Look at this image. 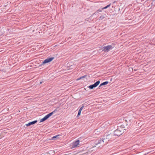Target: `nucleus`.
<instances>
[{
    "label": "nucleus",
    "mask_w": 155,
    "mask_h": 155,
    "mask_svg": "<svg viewBox=\"0 0 155 155\" xmlns=\"http://www.w3.org/2000/svg\"><path fill=\"white\" fill-rule=\"evenodd\" d=\"M53 114V112H52L49 114H47L43 118H42L40 120V122H43L47 119L48 118H49Z\"/></svg>",
    "instance_id": "7ed1b4c3"
},
{
    "label": "nucleus",
    "mask_w": 155,
    "mask_h": 155,
    "mask_svg": "<svg viewBox=\"0 0 155 155\" xmlns=\"http://www.w3.org/2000/svg\"><path fill=\"white\" fill-rule=\"evenodd\" d=\"M84 107V106H82L79 109V110H81V111H82V110L83 107Z\"/></svg>",
    "instance_id": "2eb2a0df"
},
{
    "label": "nucleus",
    "mask_w": 155,
    "mask_h": 155,
    "mask_svg": "<svg viewBox=\"0 0 155 155\" xmlns=\"http://www.w3.org/2000/svg\"><path fill=\"white\" fill-rule=\"evenodd\" d=\"M81 111L79 110L78 112L77 116V117H79V116L81 115Z\"/></svg>",
    "instance_id": "9b49d317"
},
{
    "label": "nucleus",
    "mask_w": 155,
    "mask_h": 155,
    "mask_svg": "<svg viewBox=\"0 0 155 155\" xmlns=\"http://www.w3.org/2000/svg\"><path fill=\"white\" fill-rule=\"evenodd\" d=\"M104 142H106L105 138L100 139L96 142V144H102Z\"/></svg>",
    "instance_id": "423d86ee"
},
{
    "label": "nucleus",
    "mask_w": 155,
    "mask_h": 155,
    "mask_svg": "<svg viewBox=\"0 0 155 155\" xmlns=\"http://www.w3.org/2000/svg\"><path fill=\"white\" fill-rule=\"evenodd\" d=\"M100 83V81H98L94 84L91 85L89 86V87L90 89H92L93 88L97 87Z\"/></svg>",
    "instance_id": "20e7f679"
},
{
    "label": "nucleus",
    "mask_w": 155,
    "mask_h": 155,
    "mask_svg": "<svg viewBox=\"0 0 155 155\" xmlns=\"http://www.w3.org/2000/svg\"><path fill=\"white\" fill-rule=\"evenodd\" d=\"M110 135H107V137L105 139H109L110 138Z\"/></svg>",
    "instance_id": "4468645a"
},
{
    "label": "nucleus",
    "mask_w": 155,
    "mask_h": 155,
    "mask_svg": "<svg viewBox=\"0 0 155 155\" xmlns=\"http://www.w3.org/2000/svg\"><path fill=\"white\" fill-rule=\"evenodd\" d=\"M98 11H99L100 12H102V10H99Z\"/></svg>",
    "instance_id": "a211bd4d"
},
{
    "label": "nucleus",
    "mask_w": 155,
    "mask_h": 155,
    "mask_svg": "<svg viewBox=\"0 0 155 155\" xmlns=\"http://www.w3.org/2000/svg\"><path fill=\"white\" fill-rule=\"evenodd\" d=\"M108 83V81H106L105 82H104L102 84H101L100 85L99 87H101V86L105 85L107 84Z\"/></svg>",
    "instance_id": "1a4fd4ad"
},
{
    "label": "nucleus",
    "mask_w": 155,
    "mask_h": 155,
    "mask_svg": "<svg viewBox=\"0 0 155 155\" xmlns=\"http://www.w3.org/2000/svg\"><path fill=\"white\" fill-rule=\"evenodd\" d=\"M146 154H144V155H146Z\"/></svg>",
    "instance_id": "6ab92c4d"
},
{
    "label": "nucleus",
    "mask_w": 155,
    "mask_h": 155,
    "mask_svg": "<svg viewBox=\"0 0 155 155\" xmlns=\"http://www.w3.org/2000/svg\"><path fill=\"white\" fill-rule=\"evenodd\" d=\"M86 76H87L86 75H84V76L81 77L80 78H81V79H82V78H85Z\"/></svg>",
    "instance_id": "dca6fc26"
},
{
    "label": "nucleus",
    "mask_w": 155,
    "mask_h": 155,
    "mask_svg": "<svg viewBox=\"0 0 155 155\" xmlns=\"http://www.w3.org/2000/svg\"><path fill=\"white\" fill-rule=\"evenodd\" d=\"M110 4L109 5H107L106 6L104 7V8H102V9H106L108 7H109V6H110Z\"/></svg>",
    "instance_id": "9d476101"
},
{
    "label": "nucleus",
    "mask_w": 155,
    "mask_h": 155,
    "mask_svg": "<svg viewBox=\"0 0 155 155\" xmlns=\"http://www.w3.org/2000/svg\"><path fill=\"white\" fill-rule=\"evenodd\" d=\"M80 79H81V78L80 77L79 78H78V79H77L76 80H77V81H78Z\"/></svg>",
    "instance_id": "f3484780"
},
{
    "label": "nucleus",
    "mask_w": 155,
    "mask_h": 155,
    "mask_svg": "<svg viewBox=\"0 0 155 155\" xmlns=\"http://www.w3.org/2000/svg\"><path fill=\"white\" fill-rule=\"evenodd\" d=\"M80 141L79 140H77L73 142L71 145V149L79 147Z\"/></svg>",
    "instance_id": "f03ea898"
},
{
    "label": "nucleus",
    "mask_w": 155,
    "mask_h": 155,
    "mask_svg": "<svg viewBox=\"0 0 155 155\" xmlns=\"http://www.w3.org/2000/svg\"><path fill=\"white\" fill-rule=\"evenodd\" d=\"M37 122V120H35V121H33L29 122V123L28 124H25V125L27 127H28V126H30L31 125H33V124H35Z\"/></svg>",
    "instance_id": "6e6552de"
},
{
    "label": "nucleus",
    "mask_w": 155,
    "mask_h": 155,
    "mask_svg": "<svg viewBox=\"0 0 155 155\" xmlns=\"http://www.w3.org/2000/svg\"><path fill=\"white\" fill-rule=\"evenodd\" d=\"M58 135H56L54 136L52 138V140H54L55 138H57L58 137Z\"/></svg>",
    "instance_id": "f8f14e48"
},
{
    "label": "nucleus",
    "mask_w": 155,
    "mask_h": 155,
    "mask_svg": "<svg viewBox=\"0 0 155 155\" xmlns=\"http://www.w3.org/2000/svg\"><path fill=\"white\" fill-rule=\"evenodd\" d=\"M104 18V17L103 16H101L100 17L99 19L100 20H102Z\"/></svg>",
    "instance_id": "ddd939ff"
},
{
    "label": "nucleus",
    "mask_w": 155,
    "mask_h": 155,
    "mask_svg": "<svg viewBox=\"0 0 155 155\" xmlns=\"http://www.w3.org/2000/svg\"><path fill=\"white\" fill-rule=\"evenodd\" d=\"M125 126L124 125H121L117 130L114 132V134L115 136H120L122 134L125 130Z\"/></svg>",
    "instance_id": "f257e3e1"
},
{
    "label": "nucleus",
    "mask_w": 155,
    "mask_h": 155,
    "mask_svg": "<svg viewBox=\"0 0 155 155\" xmlns=\"http://www.w3.org/2000/svg\"><path fill=\"white\" fill-rule=\"evenodd\" d=\"M113 48V47L111 45H108L104 47L103 50L105 51L108 52Z\"/></svg>",
    "instance_id": "0eeeda50"
},
{
    "label": "nucleus",
    "mask_w": 155,
    "mask_h": 155,
    "mask_svg": "<svg viewBox=\"0 0 155 155\" xmlns=\"http://www.w3.org/2000/svg\"><path fill=\"white\" fill-rule=\"evenodd\" d=\"M54 59V58H48L47 59H45L42 62V64H45L48 63L50 62H51V61H52L53 59Z\"/></svg>",
    "instance_id": "39448f33"
}]
</instances>
